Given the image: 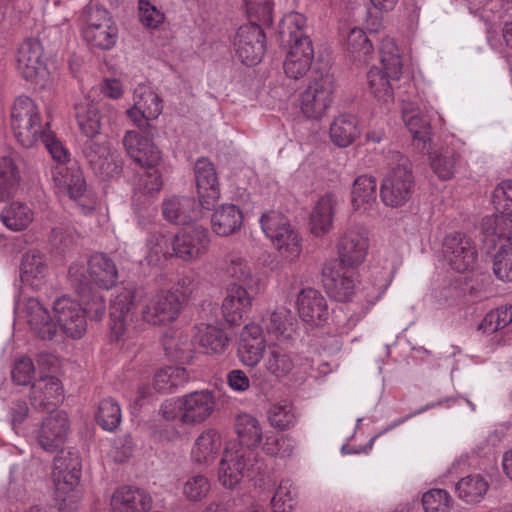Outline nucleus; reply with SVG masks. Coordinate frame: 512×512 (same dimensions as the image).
Instances as JSON below:
<instances>
[{
	"label": "nucleus",
	"instance_id": "f257e3e1",
	"mask_svg": "<svg viewBox=\"0 0 512 512\" xmlns=\"http://www.w3.org/2000/svg\"><path fill=\"white\" fill-rule=\"evenodd\" d=\"M250 22L237 30L234 46L236 56L247 66L258 64L266 51V36L262 26H270L273 22L271 0H245Z\"/></svg>",
	"mask_w": 512,
	"mask_h": 512
},
{
	"label": "nucleus",
	"instance_id": "f03ea898",
	"mask_svg": "<svg viewBox=\"0 0 512 512\" xmlns=\"http://www.w3.org/2000/svg\"><path fill=\"white\" fill-rule=\"evenodd\" d=\"M492 199L498 213L485 216L479 226L481 242L488 252L497 247L500 239L512 236V180L500 182Z\"/></svg>",
	"mask_w": 512,
	"mask_h": 512
},
{
	"label": "nucleus",
	"instance_id": "7ed1b4c3",
	"mask_svg": "<svg viewBox=\"0 0 512 512\" xmlns=\"http://www.w3.org/2000/svg\"><path fill=\"white\" fill-rule=\"evenodd\" d=\"M216 399L209 390L194 391L175 400H167L160 407L164 419L184 425H197L214 412Z\"/></svg>",
	"mask_w": 512,
	"mask_h": 512
},
{
	"label": "nucleus",
	"instance_id": "20e7f679",
	"mask_svg": "<svg viewBox=\"0 0 512 512\" xmlns=\"http://www.w3.org/2000/svg\"><path fill=\"white\" fill-rule=\"evenodd\" d=\"M80 475L81 461L77 453L61 451L54 458L52 476L59 512H72L77 509L79 495L76 488Z\"/></svg>",
	"mask_w": 512,
	"mask_h": 512
},
{
	"label": "nucleus",
	"instance_id": "39448f33",
	"mask_svg": "<svg viewBox=\"0 0 512 512\" xmlns=\"http://www.w3.org/2000/svg\"><path fill=\"white\" fill-rule=\"evenodd\" d=\"M263 461L254 449L243 448L236 442H230L219 463L218 479L226 488H234L242 478L261 473Z\"/></svg>",
	"mask_w": 512,
	"mask_h": 512
},
{
	"label": "nucleus",
	"instance_id": "423d86ee",
	"mask_svg": "<svg viewBox=\"0 0 512 512\" xmlns=\"http://www.w3.org/2000/svg\"><path fill=\"white\" fill-rule=\"evenodd\" d=\"M390 159L397 163L383 179L380 187V197L385 205L400 207L412 197L415 186L414 175L409 159L400 152H391Z\"/></svg>",
	"mask_w": 512,
	"mask_h": 512
},
{
	"label": "nucleus",
	"instance_id": "0eeeda50",
	"mask_svg": "<svg viewBox=\"0 0 512 512\" xmlns=\"http://www.w3.org/2000/svg\"><path fill=\"white\" fill-rule=\"evenodd\" d=\"M79 21L83 39L91 47L109 50L116 44L118 28L105 8L91 4L85 6Z\"/></svg>",
	"mask_w": 512,
	"mask_h": 512
},
{
	"label": "nucleus",
	"instance_id": "6e6552de",
	"mask_svg": "<svg viewBox=\"0 0 512 512\" xmlns=\"http://www.w3.org/2000/svg\"><path fill=\"white\" fill-rule=\"evenodd\" d=\"M11 127L17 141L25 148L35 146L41 133L49 128V122L42 123L39 108L28 96L17 97L11 108Z\"/></svg>",
	"mask_w": 512,
	"mask_h": 512
},
{
	"label": "nucleus",
	"instance_id": "1a4fd4ad",
	"mask_svg": "<svg viewBox=\"0 0 512 512\" xmlns=\"http://www.w3.org/2000/svg\"><path fill=\"white\" fill-rule=\"evenodd\" d=\"M381 64L383 68L372 67L367 73L371 93L383 102L393 100V89L390 79H399L402 73V62L392 39L382 41L380 47Z\"/></svg>",
	"mask_w": 512,
	"mask_h": 512
},
{
	"label": "nucleus",
	"instance_id": "9d476101",
	"mask_svg": "<svg viewBox=\"0 0 512 512\" xmlns=\"http://www.w3.org/2000/svg\"><path fill=\"white\" fill-rule=\"evenodd\" d=\"M139 299L140 292L134 286L122 287L116 291L109 310L111 340H123L134 329Z\"/></svg>",
	"mask_w": 512,
	"mask_h": 512
},
{
	"label": "nucleus",
	"instance_id": "9b49d317",
	"mask_svg": "<svg viewBox=\"0 0 512 512\" xmlns=\"http://www.w3.org/2000/svg\"><path fill=\"white\" fill-rule=\"evenodd\" d=\"M260 224L265 235L283 257L292 261L300 255L301 243L298 232L285 215L269 211L261 216Z\"/></svg>",
	"mask_w": 512,
	"mask_h": 512
},
{
	"label": "nucleus",
	"instance_id": "f8f14e48",
	"mask_svg": "<svg viewBox=\"0 0 512 512\" xmlns=\"http://www.w3.org/2000/svg\"><path fill=\"white\" fill-rule=\"evenodd\" d=\"M80 147L84 158L96 174L103 178H112L121 173V159L111 152L109 142L102 135L85 138Z\"/></svg>",
	"mask_w": 512,
	"mask_h": 512
},
{
	"label": "nucleus",
	"instance_id": "ddd939ff",
	"mask_svg": "<svg viewBox=\"0 0 512 512\" xmlns=\"http://www.w3.org/2000/svg\"><path fill=\"white\" fill-rule=\"evenodd\" d=\"M442 252L448 265L457 272L472 271L476 266L478 259L476 244L463 232L448 233L442 242Z\"/></svg>",
	"mask_w": 512,
	"mask_h": 512
},
{
	"label": "nucleus",
	"instance_id": "4468645a",
	"mask_svg": "<svg viewBox=\"0 0 512 512\" xmlns=\"http://www.w3.org/2000/svg\"><path fill=\"white\" fill-rule=\"evenodd\" d=\"M370 247L368 232L360 226L347 228L339 235L336 243L340 264L358 267L364 263Z\"/></svg>",
	"mask_w": 512,
	"mask_h": 512
},
{
	"label": "nucleus",
	"instance_id": "2eb2a0df",
	"mask_svg": "<svg viewBox=\"0 0 512 512\" xmlns=\"http://www.w3.org/2000/svg\"><path fill=\"white\" fill-rule=\"evenodd\" d=\"M16 68L28 82L39 83L47 74L44 50L41 42L35 38L24 40L16 53Z\"/></svg>",
	"mask_w": 512,
	"mask_h": 512
},
{
	"label": "nucleus",
	"instance_id": "dca6fc26",
	"mask_svg": "<svg viewBox=\"0 0 512 512\" xmlns=\"http://www.w3.org/2000/svg\"><path fill=\"white\" fill-rule=\"evenodd\" d=\"M53 313L58 329L72 339H80L86 332L87 321L82 305L76 300L62 296L53 304Z\"/></svg>",
	"mask_w": 512,
	"mask_h": 512
},
{
	"label": "nucleus",
	"instance_id": "f3484780",
	"mask_svg": "<svg viewBox=\"0 0 512 512\" xmlns=\"http://www.w3.org/2000/svg\"><path fill=\"white\" fill-rule=\"evenodd\" d=\"M153 134L129 130L125 133L122 142L127 155L140 167L152 169L161 161V151L152 142L156 128L152 129Z\"/></svg>",
	"mask_w": 512,
	"mask_h": 512
},
{
	"label": "nucleus",
	"instance_id": "a211bd4d",
	"mask_svg": "<svg viewBox=\"0 0 512 512\" xmlns=\"http://www.w3.org/2000/svg\"><path fill=\"white\" fill-rule=\"evenodd\" d=\"M180 310V297L172 290H161L143 307L141 316L148 324L164 325L174 321Z\"/></svg>",
	"mask_w": 512,
	"mask_h": 512
},
{
	"label": "nucleus",
	"instance_id": "6ab92c4d",
	"mask_svg": "<svg viewBox=\"0 0 512 512\" xmlns=\"http://www.w3.org/2000/svg\"><path fill=\"white\" fill-rule=\"evenodd\" d=\"M174 254L184 261H192L206 252L209 245L208 231L202 226H188L171 239Z\"/></svg>",
	"mask_w": 512,
	"mask_h": 512
},
{
	"label": "nucleus",
	"instance_id": "aec40b11",
	"mask_svg": "<svg viewBox=\"0 0 512 512\" xmlns=\"http://www.w3.org/2000/svg\"><path fill=\"white\" fill-rule=\"evenodd\" d=\"M194 175L199 205L204 210H211L220 198V189L214 164L205 157L197 159Z\"/></svg>",
	"mask_w": 512,
	"mask_h": 512
},
{
	"label": "nucleus",
	"instance_id": "412c9836",
	"mask_svg": "<svg viewBox=\"0 0 512 512\" xmlns=\"http://www.w3.org/2000/svg\"><path fill=\"white\" fill-rule=\"evenodd\" d=\"M69 431L68 416L64 411H53L47 416L38 431V443L49 452L57 451L65 442Z\"/></svg>",
	"mask_w": 512,
	"mask_h": 512
},
{
	"label": "nucleus",
	"instance_id": "4be33fe9",
	"mask_svg": "<svg viewBox=\"0 0 512 512\" xmlns=\"http://www.w3.org/2000/svg\"><path fill=\"white\" fill-rule=\"evenodd\" d=\"M254 296L241 284L232 283L227 287L222 302V314L231 325H238L252 308Z\"/></svg>",
	"mask_w": 512,
	"mask_h": 512
},
{
	"label": "nucleus",
	"instance_id": "5701e85b",
	"mask_svg": "<svg viewBox=\"0 0 512 512\" xmlns=\"http://www.w3.org/2000/svg\"><path fill=\"white\" fill-rule=\"evenodd\" d=\"M24 313L30 330L42 340H52L58 333V325L48 309L34 297L26 299Z\"/></svg>",
	"mask_w": 512,
	"mask_h": 512
},
{
	"label": "nucleus",
	"instance_id": "b1692460",
	"mask_svg": "<svg viewBox=\"0 0 512 512\" xmlns=\"http://www.w3.org/2000/svg\"><path fill=\"white\" fill-rule=\"evenodd\" d=\"M63 399V388L55 376L41 377L31 386L30 404L38 411L49 410Z\"/></svg>",
	"mask_w": 512,
	"mask_h": 512
},
{
	"label": "nucleus",
	"instance_id": "393cba45",
	"mask_svg": "<svg viewBox=\"0 0 512 512\" xmlns=\"http://www.w3.org/2000/svg\"><path fill=\"white\" fill-rule=\"evenodd\" d=\"M52 179L58 190L67 193L70 199H81L87 191L83 172L75 164L71 167L57 165L52 170Z\"/></svg>",
	"mask_w": 512,
	"mask_h": 512
},
{
	"label": "nucleus",
	"instance_id": "a878e982",
	"mask_svg": "<svg viewBox=\"0 0 512 512\" xmlns=\"http://www.w3.org/2000/svg\"><path fill=\"white\" fill-rule=\"evenodd\" d=\"M151 505V496L143 489L133 486L119 487L111 499L113 512H146Z\"/></svg>",
	"mask_w": 512,
	"mask_h": 512
},
{
	"label": "nucleus",
	"instance_id": "bb28decb",
	"mask_svg": "<svg viewBox=\"0 0 512 512\" xmlns=\"http://www.w3.org/2000/svg\"><path fill=\"white\" fill-rule=\"evenodd\" d=\"M322 285L331 299L345 302L354 293L355 280L352 272L346 270L345 267H339L330 270L323 276Z\"/></svg>",
	"mask_w": 512,
	"mask_h": 512
},
{
	"label": "nucleus",
	"instance_id": "cd10ccee",
	"mask_svg": "<svg viewBox=\"0 0 512 512\" xmlns=\"http://www.w3.org/2000/svg\"><path fill=\"white\" fill-rule=\"evenodd\" d=\"M201 211L197 208L194 198L174 196L162 204L164 218L178 225H186L199 217Z\"/></svg>",
	"mask_w": 512,
	"mask_h": 512
},
{
	"label": "nucleus",
	"instance_id": "c85d7f7f",
	"mask_svg": "<svg viewBox=\"0 0 512 512\" xmlns=\"http://www.w3.org/2000/svg\"><path fill=\"white\" fill-rule=\"evenodd\" d=\"M162 100L150 87L139 86L134 91V112L140 111L141 121L145 124V133L152 135L153 126L150 120L156 119L162 113Z\"/></svg>",
	"mask_w": 512,
	"mask_h": 512
},
{
	"label": "nucleus",
	"instance_id": "c756f323",
	"mask_svg": "<svg viewBox=\"0 0 512 512\" xmlns=\"http://www.w3.org/2000/svg\"><path fill=\"white\" fill-rule=\"evenodd\" d=\"M88 272L93 283L99 288L109 290L118 281L115 263L104 253H95L88 260Z\"/></svg>",
	"mask_w": 512,
	"mask_h": 512
},
{
	"label": "nucleus",
	"instance_id": "7c9ffc66",
	"mask_svg": "<svg viewBox=\"0 0 512 512\" xmlns=\"http://www.w3.org/2000/svg\"><path fill=\"white\" fill-rule=\"evenodd\" d=\"M243 223L242 211L234 204H223L211 217L212 230L219 236H229L238 231Z\"/></svg>",
	"mask_w": 512,
	"mask_h": 512
},
{
	"label": "nucleus",
	"instance_id": "2f4dec72",
	"mask_svg": "<svg viewBox=\"0 0 512 512\" xmlns=\"http://www.w3.org/2000/svg\"><path fill=\"white\" fill-rule=\"evenodd\" d=\"M48 268L44 255L36 250L26 252L22 257L20 277L24 284L39 289Z\"/></svg>",
	"mask_w": 512,
	"mask_h": 512
},
{
	"label": "nucleus",
	"instance_id": "473e14b6",
	"mask_svg": "<svg viewBox=\"0 0 512 512\" xmlns=\"http://www.w3.org/2000/svg\"><path fill=\"white\" fill-rule=\"evenodd\" d=\"M489 481L481 474H470L461 478L455 485L458 497L466 503H479L489 490Z\"/></svg>",
	"mask_w": 512,
	"mask_h": 512
},
{
	"label": "nucleus",
	"instance_id": "72a5a7b5",
	"mask_svg": "<svg viewBox=\"0 0 512 512\" xmlns=\"http://www.w3.org/2000/svg\"><path fill=\"white\" fill-rule=\"evenodd\" d=\"M235 432L243 448L253 449L257 447L263 438L262 427L254 416L250 414H240L235 420Z\"/></svg>",
	"mask_w": 512,
	"mask_h": 512
},
{
	"label": "nucleus",
	"instance_id": "f704fd0d",
	"mask_svg": "<svg viewBox=\"0 0 512 512\" xmlns=\"http://www.w3.org/2000/svg\"><path fill=\"white\" fill-rule=\"evenodd\" d=\"M75 118L85 138L101 135L100 115L96 105L89 100H84L75 105Z\"/></svg>",
	"mask_w": 512,
	"mask_h": 512
},
{
	"label": "nucleus",
	"instance_id": "c9c22d12",
	"mask_svg": "<svg viewBox=\"0 0 512 512\" xmlns=\"http://www.w3.org/2000/svg\"><path fill=\"white\" fill-rule=\"evenodd\" d=\"M330 138L339 147L349 146L359 135L358 121L355 116L342 114L330 125Z\"/></svg>",
	"mask_w": 512,
	"mask_h": 512
},
{
	"label": "nucleus",
	"instance_id": "e433bc0d",
	"mask_svg": "<svg viewBox=\"0 0 512 512\" xmlns=\"http://www.w3.org/2000/svg\"><path fill=\"white\" fill-rule=\"evenodd\" d=\"M221 448L219 434L212 429L202 432L196 439L192 449V458L199 464L212 462Z\"/></svg>",
	"mask_w": 512,
	"mask_h": 512
},
{
	"label": "nucleus",
	"instance_id": "4c0bfd02",
	"mask_svg": "<svg viewBox=\"0 0 512 512\" xmlns=\"http://www.w3.org/2000/svg\"><path fill=\"white\" fill-rule=\"evenodd\" d=\"M281 343L278 342L269 346L264 362L266 370L278 379L287 376L294 368V361L290 353L281 346Z\"/></svg>",
	"mask_w": 512,
	"mask_h": 512
},
{
	"label": "nucleus",
	"instance_id": "58836bf2",
	"mask_svg": "<svg viewBox=\"0 0 512 512\" xmlns=\"http://www.w3.org/2000/svg\"><path fill=\"white\" fill-rule=\"evenodd\" d=\"M33 217V211L26 203L20 201L11 202L0 214L3 224L13 231H21L27 228L33 221Z\"/></svg>",
	"mask_w": 512,
	"mask_h": 512
},
{
	"label": "nucleus",
	"instance_id": "ea45409f",
	"mask_svg": "<svg viewBox=\"0 0 512 512\" xmlns=\"http://www.w3.org/2000/svg\"><path fill=\"white\" fill-rule=\"evenodd\" d=\"M197 339L205 353L211 355L223 354L229 345V338L226 332L212 325H205L199 328Z\"/></svg>",
	"mask_w": 512,
	"mask_h": 512
},
{
	"label": "nucleus",
	"instance_id": "a19ab883",
	"mask_svg": "<svg viewBox=\"0 0 512 512\" xmlns=\"http://www.w3.org/2000/svg\"><path fill=\"white\" fill-rule=\"evenodd\" d=\"M306 18L304 15L291 12L286 14L279 23L278 41L281 47L295 42L297 39L307 38L304 33Z\"/></svg>",
	"mask_w": 512,
	"mask_h": 512
},
{
	"label": "nucleus",
	"instance_id": "79ce46f5",
	"mask_svg": "<svg viewBox=\"0 0 512 512\" xmlns=\"http://www.w3.org/2000/svg\"><path fill=\"white\" fill-rule=\"evenodd\" d=\"M188 381L185 368L166 366L159 369L154 375L153 386L161 393H171L174 389L183 386Z\"/></svg>",
	"mask_w": 512,
	"mask_h": 512
},
{
	"label": "nucleus",
	"instance_id": "37998d69",
	"mask_svg": "<svg viewBox=\"0 0 512 512\" xmlns=\"http://www.w3.org/2000/svg\"><path fill=\"white\" fill-rule=\"evenodd\" d=\"M19 171L10 157L0 158V202L13 197L20 184Z\"/></svg>",
	"mask_w": 512,
	"mask_h": 512
},
{
	"label": "nucleus",
	"instance_id": "c03bdc74",
	"mask_svg": "<svg viewBox=\"0 0 512 512\" xmlns=\"http://www.w3.org/2000/svg\"><path fill=\"white\" fill-rule=\"evenodd\" d=\"M377 181L372 175L358 176L352 186L351 202L355 209H360L365 204H370L376 200Z\"/></svg>",
	"mask_w": 512,
	"mask_h": 512
},
{
	"label": "nucleus",
	"instance_id": "a18cd8bd",
	"mask_svg": "<svg viewBox=\"0 0 512 512\" xmlns=\"http://www.w3.org/2000/svg\"><path fill=\"white\" fill-rule=\"evenodd\" d=\"M266 329L269 334L275 336L278 342H287L293 338L295 333L293 317L289 311L280 310L270 314Z\"/></svg>",
	"mask_w": 512,
	"mask_h": 512
},
{
	"label": "nucleus",
	"instance_id": "49530a36",
	"mask_svg": "<svg viewBox=\"0 0 512 512\" xmlns=\"http://www.w3.org/2000/svg\"><path fill=\"white\" fill-rule=\"evenodd\" d=\"M512 236L503 237L497 242L500 245L494 255L493 272L495 276L505 282H512Z\"/></svg>",
	"mask_w": 512,
	"mask_h": 512
},
{
	"label": "nucleus",
	"instance_id": "de8ad7c7",
	"mask_svg": "<svg viewBox=\"0 0 512 512\" xmlns=\"http://www.w3.org/2000/svg\"><path fill=\"white\" fill-rule=\"evenodd\" d=\"M298 312L301 319L310 325H316L320 319V295L313 288L301 290L297 299Z\"/></svg>",
	"mask_w": 512,
	"mask_h": 512
},
{
	"label": "nucleus",
	"instance_id": "09e8293b",
	"mask_svg": "<svg viewBox=\"0 0 512 512\" xmlns=\"http://www.w3.org/2000/svg\"><path fill=\"white\" fill-rule=\"evenodd\" d=\"M267 414L271 426L280 430L293 427L297 420L295 409L288 401L273 404Z\"/></svg>",
	"mask_w": 512,
	"mask_h": 512
},
{
	"label": "nucleus",
	"instance_id": "8fccbe9b",
	"mask_svg": "<svg viewBox=\"0 0 512 512\" xmlns=\"http://www.w3.org/2000/svg\"><path fill=\"white\" fill-rule=\"evenodd\" d=\"M96 421L106 431H114L121 422L119 404L112 398L103 399L98 406Z\"/></svg>",
	"mask_w": 512,
	"mask_h": 512
},
{
	"label": "nucleus",
	"instance_id": "3c124183",
	"mask_svg": "<svg viewBox=\"0 0 512 512\" xmlns=\"http://www.w3.org/2000/svg\"><path fill=\"white\" fill-rule=\"evenodd\" d=\"M510 323H512V305L500 306L485 315L478 329L491 334L505 328Z\"/></svg>",
	"mask_w": 512,
	"mask_h": 512
},
{
	"label": "nucleus",
	"instance_id": "603ef678",
	"mask_svg": "<svg viewBox=\"0 0 512 512\" xmlns=\"http://www.w3.org/2000/svg\"><path fill=\"white\" fill-rule=\"evenodd\" d=\"M459 157L454 149H446L431 159V167L439 179L449 180L454 176Z\"/></svg>",
	"mask_w": 512,
	"mask_h": 512
},
{
	"label": "nucleus",
	"instance_id": "864d4df0",
	"mask_svg": "<svg viewBox=\"0 0 512 512\" xmlns=\"http://www.w3.org/2000/svg\"><path fill=\"white\" fill-rule=\"evenodd\" d=\"M348 51L359 61H368L373 53V45L366 33L360 28H353L347 37Z\"/></svg>",
	"mask_w": 512,
	"mask_h": 512
},
{
	"label": "nucleus",
	"instance_id": "5fc2aeb1",
	"mask_svg": "<svg viewBox=\"0 0 512 512\" xmlns=\"http://www.w3.org/2000/svg\"><path fill=\"white\" fill-rule=\"evenodd\" d=\"M296 504V489L289 479L282 480L271 499L274 512H291Z\"/></svg>",
	"mask_w": 512,
	"mask_h": 512
},
{
	"label": "nucleus",
	"instance_id": "6e6d98bb",
	"mask_svg": "<svg viewBox=\"0 0 512 512\" xmlns=\"http://www.w3.org/2000/svg\"><path fill=\"white\" fill-rule=\"evenodd\" d=\"M226 273L243 285H248L253 280L251 267L238 253H230L226 256Z\"/></svg>",
	"mask_w": 512,
	"mask_h": 512
},
{
	"label": "nucleus",
	"instance_id": "4d7b16f0",
	"mask_svg": "<svg viewBox=\"0 0 512 512\" xmlns=\"http://www.w3.org/2000/svg\"><path fill=\"white\" fill-rule=\"evenodd\" d=\"M80 297L85 317L95 321L101 320L106 313V301L103 294L92 289Z\"/></svg>",
	"mask_w": 512,
	"mask_h": 512
},
{
	"label": "nucleus",
	"instance_id": "13d9d810",
	"mask_svg": "<svg viewBox=\"0 0 512 512\" xmlns=\"http://www.w3.org/2000/svg\"><path fill=\"white\" fill-rule=\"evenodd\" d=\"M451 503V496L443 489H431L422 496L425 512H449Z\"/></svg>",
	"mask_w": 512,
	"mask_h": 512
},
{
	"label": "nucleus",
	"instance_id": "bf43d9fd",
	"mask_svg": "<svg viewBox=\"0 0 512 512\" xmlns=\"http://www.w3.org/2000/svg\"><path fill=\"white\" fill-rule=\"evenodd\" d=\"M68 279L79 296L93 289V281L90 278L88 267L82 263H73L70 265Z\"/></svg>",
	"mask_w": 512,
	"mask_h": 512
},
{
	"label": "nucleus",
	"instance_id": "052dcab7",
	"mask_svg": "<svg viewBox=\"0 0 512 512\" xmlns=\"http://www.w3.org/2000/svg\"><path fill=\"white\" fill-rule=\"evenodd\" d=\"M138 16L140 22L152 29L158 28L165 21V13L162 7L157 3H146L138 7Z\"/></svg>",
	"mask_w": 512,
	"mask_h": 512
},
{
	"label": "nucleus",
	"instance_id": "680f3d73",
	"mask_svg": "<svg viewBox=\"0 0 512 512\" xmlns=\"http://www.w3.org/2000/svg\"><path fill=\"white\" fill-rule=\"evenodd\" d=\"M210 490V483L203 475H194L184 484L183 493L191 501H199L204 498Z\"/></svg>",
	"mask_w": 512,
	"mask_h": 512
},
{
	"label": "nucleus",
	"instance_id": "e2e57ef3",
	"mask_svg": "<svg viewBox=\"0 0 512 512\" xmlns=\"http://www.w3.org/2000/svg\"><path fill=\"white\" fill-rule=\"evenodd\" d=\"M35 367L29 357H21L15 360L11 370V377L17 385H28L34 377Z\"/></svg>",
	"mask_w": 512,
	"mask_h": 512
},
{
	"label": "nucleus",
	"instance_id": "0e129e2a",
	"mask_svg": "<svg viewBox=\"0 0 512 512\" xmlns=\"http://www.w3.org/2000/svg\"><path fill=\"white\" fill-rule=\"evenodd\" d=\"M319 90V85L316 81L314 84L309 85L302 94L301 110L307 118L318 119L320 116V104L317 99Z\"/></svg>",
	"mask_w": 512,
	"mask_h": 512
},
{
	"label": "nucleus",
	"instance_id": "69168bd1",
	"mask_svg": "<svg viewBox=\"0 0 512 512\" xmlns=\"http://www.w3.org/2000/svg\"><path fill=\"white\" fill-rule=\"evenodd\" d=\"M312 61H308L306 58H297V51L287 52L286 59L284 61L285 74L292 79H299L306 74L310 69Z\"/></svg>",
	"mask_w": 512,
	"mask_h": 512
},
{
	"label": "nucleus",
	"instance_id": "338daca9",
	"mask_svg": "<svg viewBox=\"0 0 512 512\" xmlns=\"http://www.w3.org/2000/svg\"><path fill=\"white\" fill-rule=\"evenodd\" d=\"M171 238H167L161 233H153L147 240L148 253L146 260L148 264H156L160 260L161 255H165L168 251V244Z\"/></svg>",
	"mask_w": 512,
	"mask_h": 512
},
{
	"label": "nucleus",
	"instance_id": "774afa93",
	"mask_svg": "<svg viewBox=\"0 0 512 512\" xmlns=\"http://www.w3.org/2000/svg\"><path fill=\"white\" fill-rule=\"evenodd\" d=\"M266 344L239 342L238 356L240 361L250 367L256 366L263 357Z\"/></svg>",
	"mask_w": 512,
	"mask_h": 512
}]
</instances>
